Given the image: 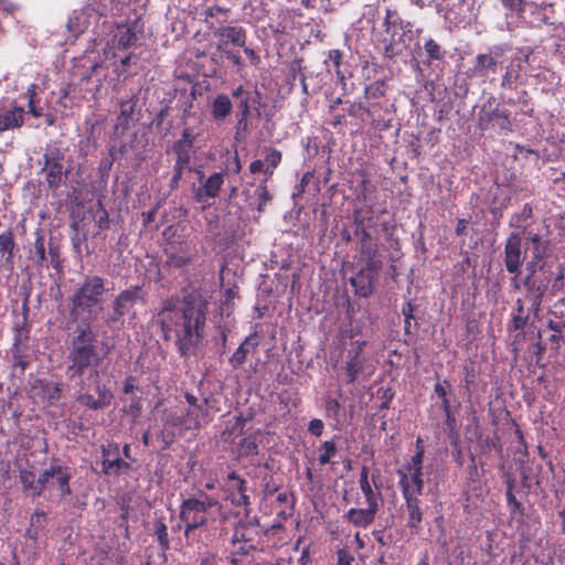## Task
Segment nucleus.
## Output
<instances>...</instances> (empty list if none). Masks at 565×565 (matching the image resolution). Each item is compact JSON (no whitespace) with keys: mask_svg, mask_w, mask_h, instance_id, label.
Wrapping results in <instances>:
<instances>
[{"mask_svg":"<svg viewBox=\"0 0 565 565\" xmlns=\"http://www.w3.org/2000/svg\"><path fill=\"white\" fill-rule=\"evenodd\" d=\"M106 292L105 278L92 275L85 277L71 297V320L78 321L82 313H87L89 319L84 326H77L74 330L66 355L65 374L70 381L81 380L76 401L90 411L108 407L114 398L110 388L102 383L97 370L98 364L110 352V348L107 347L100 356L97 334L90 327V320L103 310Z\"/></svg>","mask_w":565,"mask_h":565,"instance_id":"obj_1","label":"nucleus"},{"mask_svg":"<svg viewBox=\"0 0 565 565\" xmlns=\"http://www.w3.org/2000/svg\"><path fill=\"white\" fill-rule=\"evenodd\" d=\"M180 298L171 295L163 298L153 315V322L160 327L164 341L174 339L180 356L186 358L204 337L209 303L201 296L188 295Z\"/></svg>","mask_w":565,"mask_h":565,"instance_id":"obj_2","label":"nucleus"},{"mask_svg":"<svg viewBox=\"0 0 565 565\" xmlns=\"http://www.w3.org/2000/svg\"><path fill=\"white\" fill-rule=\"evenodd\" d=\"M565 266L556 263L555 271L525 270V275L520 278H511V287L514 291H522L521 299L530 305L533 316L536 318L542 311V303L547 294L548 286L553 282L555 289L564 287Z\"/></svg>","mask_w":565,"mask_h":565,"instance_id":"obj_3","label":"nucleus"},{"mask_svg":"<svg viewBox=\"0 0 565 565\" xmlns=\"http://www.w3.org/2000/svg\"><path fill=\"white\" fill-rule=\"evenodd\" d=\"M382 26L376 40L383 47L384 57L393 60L409 47L414 24L404 20L396 10L387 8Z\"/></svg>","mask_w":565,"mask_h":565,"instance_id":"obj_4","label":"nucleus"},{"mask_svg":"<svg viewBox=\"0 0 565 565\" xmlns=\"http://www.w3.org/2000/svg\"><path fill=\"white\" fill-rule=\"evenodd\" d=\"M213 508L220 510V501L203 491L199 492V497H189L181 502L179 518L184 524V536L189 543L198 541L195 531L207 525L209 514Z\"/></svg>","mask_w":565,"mask_h":565,"instance_id":"obj_5","label":"nucleus"},{"mask_svg":"<svg viewBox=\"0 0 565 565\" xmlns=\"http://www.w3.org/2000/svg\"><path fill=\"white\" fill-rule=\"evenodd\" d=\"M56 477V484L62 497L71 494L70 480L72 478L71 469L60 463L58 459H53L49 468L44 469L35 480L32 471L20 469L19 479L25 491H31L33 495L40 497L45 487L50 483V478Z\"/></svg>","mask_w":565,"mask_h":565,"instance_id":"obj_6","label":"nucleus"},{"mask_svg":"<svg viewBox=\"0 0 565 565\" xmlns=\"http://www.w3.org/2000/svg\"><path fill=\"white\" fill-rule=\"evenodd\" d=\"M526 252L530 259L525 264V270L555 271L553 260L550 259L551 241L547 236L533 231H523Z\"/></svg>","mask_w":565,"mask_h":565,"instance_id":"obj_7","label":"nucleus"},{"mask_svg":"<svg viewBox=\"0 0 565 565\" xmlns=\"http://www.w3.org/2000/svg\"><path fill=\"white\" fill-rule=\"evenodd\" d=\"M195 135L192 128L186 127L182 130L181 138L172 146V151L175 154V163L173 166V174L170 180V189L174 190L179 186V182L183 177L184 171H191V149L194 145Z\"/></svg>","mask_w":565,"mask_h":565,"instance_id":"obj_8","label":"nucleus"},{"mask_svg":"<svg viewBox=\"0 0 565 565\" xmlns=\"http://www.w3.org/2000/svg\"><path fill=\"white\" fill-rule=\"evenodd\" d=\"M65 156L58 148H47L42 156L40 174L49 190L56 191L64 182L67 171L64 169Z\"/></svg>","mask_w":565,"mask_h":565,"instance_id":"obj_9","label":"nucleus"},{"mask_svg":"<svg viewBox=\"0 0 565 565\" xmlns=\"http://www.w3.org/2000/svg\"><path fill=\"white\" fill-rule=\"evenodd\" d=\"M387 84L384 81L377 79L366 85L364 88V99L371 113L373 122L380 124L385 120L386 115L392 113L393 104H390L387 97Z\"/></svg>","mask_w":565,"mask_h":565,"instance_id":"obj_10","label":"nucleus"},{"mask_svg":"<svg viewBox=\"0 0 565 565\" xmlns=\"http://www.w3.org/2000/svg\"><path fill=\"white\" fill-rule=\"evenodd\" d=\"M533 54V49L521 47L518 49L515 55L511 56L509 63L504 68L501 77V87L508 89H516L521 82L525 64L529 63L530 56Z\"/></svg>","mask_w":565,"mask_h":565,"instance_id":"obj_11","label":"nucleus"},{"mask_svg":"<svg viewBox=\"0 0 565 565\" xmlns=\"http://www.w3.org/2000/svg\"><path fill=\"white\" fill-rule=\"evenodd\" d=\"M138 302H146V292L141 286H131L120 291L113 301V313L109 320L118 321L128 315Z\"/></svg>","mask_w":565,"mask_h":565,"instance_id":"obj_12","label":"nucleus"},{"mask_svg":"<svg viewBox=\"0 0 565 565\" xmlns=\"http://www.w3.org/2000/svg\"><path fill=\"white\" fill-rule=\"evenodd\" d=\"M524 258L521 234L518 232L510 233L504 242L503 248V264L505 270L512 274L513 277H519Z\"/></svg>","mask_w":565,"mask_h":565,"instance_id":"obj_13","label":"nucleus"},{"mask_svg":"<svg viewBox=\"0 0 565 565\" xmlns=\"http://www.w3.org/2000/svg\"><path fill=\"white\" fill-rule=\"evenodd\" d=\"M210 420L211 418L207 409V399L203 398L201 404L188 407L186 411L180 415L175 414L173 424L180 425V427L185 430H190L199 429L203 425H206Z\"/></svg>","mask_w":565,"mask_h":565,"instance_id":"obj_14","label":"nucleus"},{"mask_svg":"<svg viewBox=\"0 0 565 565\" xmlns=\"http://www.w3.org/2000/svg\"><path fill=\"white\" fill-rule=\"evenodd\" d=\"M478 127L481 130L499 128L501 130H511L510 113L499 106L488 107L484 105L478 117Z\"/></svg>","mask_w":565,"mask_h":565,"instance_id":"obj_15","label":"nucleus"},{"mask_svg":"<svg viewBox=\"0 0 565 565\" xmlns=\"http://www.w3.org/2000/svg\"><path fill=\"white\" fill-rule=\"evenodd\" d=\"M13 376L22 377L33 362L34 353L30 343H12L7 352Z\"/></svg>","mask_w":565,"mask_h":565,"instance_id":"obj_16","label":"nucleus"},{"mask_svg":"<svg viewBox=\"0 0 565 565\" xmlns=\"http://www.w3.org/2000/svg\"><path fill=\"white\" fill-rule=\"evenodd\" d=\"M214 38L217 39V51H225L233 47H241L246 44L247 32L239 25H224L213 31Z\"/></svg>","mask_w":565,"mask_h":565,"instance_id":"obj_17","label":"nucleus"},{"mask_svg":"<svg viewBox=\"0 0 565 565\" xmlns=\"http://www.w3.org/2000/svg\"><path fill=\"white\" fill-rule=\"evenodd\" d=\"M224 487L234 505L245 509L249 507L250 498L247 493V481L242 476L235 471L228 472Z\"/></svg>","mask_w":565,"mask_h":565,"instance_id":"obj_18","label":"nucleus"},{"mask_svg":"<svg viewBox=\"0 0 565 565\" xmlns=\"http://www.w3.org/2000/svg\"><path fill=\"white\" fill-rule=\"evenodd\" d=\"M224 183V174L222 172L212 173L204 182L193 189V198L203 207L211 205V200L218 196L220 190Z\"/></svg>","mask_w":565,"mask_h":565,"instance_id":"obj_19","label":"nucleus"},{"mask_svg":"<svg viewBox=\"0 0 565 565\" xmlns=\"http://www.w3.org/2000/svg\"><path fill=\"white\" fill-rule=\"evenodd\" d=\"M420 495L422 494L411 493L408 488L402 493L407 512L406 525L414 534L419 533L424 518L423 502L419 499Z\"/></svg>","mask_w":565,"mask_h":565,"instance_id":"obj_20","label":"nucleus"},{"mask_svg":"<svg viewBox=\"0 0 565 565\" xmlns=\"http://www.w3.org/2000/svg\"><path fill=\"white\" fill-rule=\"evenodd\" d=\"M365 342H354L353 348L348 351V359L344 366L345 383H354L363 373L366 359L362 355Z\"/></svg>","mask_w":565,"mask_h":565,"instance_id":"obj_21","label":"nucleus"},{"mask_svg":"<svg viewBox=\"0 0 565 565\" xmlns=\"http://www.w3.org/2000/svg\"><path fill=\"white\" fill-rule=\"evenodd\" d=\"M376 269V262L371 264L370 262H365V266L360 269L355 276L350 278V282L356 295L360 297H369L373 292Z\"/></svg>","mask_w":565,"mask_h":565,"instance_id":"obj_22","label":"nucleus"},{"mask_svg":"<svg viewBox=\"0 0 565 565\" xmlns=\"http://www.w3.org/2000/svg\"><path fill=\"white\" fill-rule=\"evenodd\" d=\"M380 503H366V508H351L343 515L344 520L354 527L367 529L375 521Z\"/></svg>","mask_w":565,"mask_h":565,"instance_id":"obj_23","label":"nucleus"},{"mask_svg":"<svg viewBox=\"0 0 565 565\" xmlns=\"http://www.w3.org/2000/svg\"><path fill=\"white\" fill-rule=\"evenodd\" d=\"M142 33V24L140 19L119 25L114 35V44L118 50H127L136 44L139 35Z\"/></svg>","mask_w":565,"mask_h":565,"instance_id":"obj_24","label":"nucleus"},{"mask_svg":"<svg viewBox=\"0 0 565 565\" xmlns=\"http://www.w3.org/2000/svg\"><path fill=\"white\" fill-rule=\"evenodd\" d=\"M370 228L363 227V222L359 220L358 225H354V235L359 239V253L361 259L364 262L373 263L377 256V244L373 242Z\"/></svg>","mask_w":565,"mask_h":565,"instance_id":"obj_25","label":"nucleus"},{"mask_svg":"<svg viewBox=\"0 0 565 565\" xmlns=\"http://www.w3.org/2000/svg\"><path fill=\"white\" fill-rule=\"evenodd\" d=\"M503 47L495 46L489 53H480L476 56L471 73L473 76H486L489 72L495 73L498 58L503 55Z\"/></svg>","mask_w":565,"mask_h":565,"instance_id":"obj_26","label":"nucleus"},{"mask_svg":"<svg viewBox=\"0 0 565 565\" xmlns=\"http://www.w3.org/2000/svg\"><path fill=\"white\" fill-rule=\"evenodd\" d=\"M415 52L422 57V63L425 66L444 62L447 55V51L430 36L424 40L423 46L417 44Z\"/></svg>","mask_w":565,"mask_h":565,"instance_id":"obj_27","label":"nucleus"},{"mask_svg":"<svg viewBox=\"0 0 565 565\" xmlns=\"http://www.w3.org/2000/svg\"><path fill=\"white\" fill-rule=\"evenodd\" d=\"M533 310H530V305L524 299L516 298L514 302V310L511 315V320L508 324L510 331H519L518 337H523V330L530 320Z\"/></svg>","mask_w":565,"mask_h":565,"instance_id":"obj_28","label":"nucleus"},{"mask_svg":"<svg viewBox=\"0 0 565 565\" xmlns=\"http://www.w3.org/2000/svg\"><path fill=\"white\" fill-rule=\"evenodd\" d=\"M397 476H398V486H399L402 493H404V490L406 488H408L411 493L423 494V491H424L423 470L398 469Z\"/></svg>","mask_w":565,"mask_h":565,"instance_id":"obj_29","label":"nucleus"},{"mask_svg":"<svg viewBox=\"0 0 565 565\" xmlns=\"http://www.w3.org/2000/svg\"><path fill=\"white\" fill-rule=\"evenodd\" d=\"M386 213L385 203L381 209L376 207V203L363 204L353 211V224L358 225L359 220L363 222V227L371 228L375 224V215Z\"/></svg>","mask_w":565,"mask_h":565,"instance_id":"obj_30","label":"nucleus"},{"mask_svg":"<svg viewBox=\"0 0 565 565\" xmlns=\"http://www.w3.org/2000/svg\"><path fill=\"white\" fill-rule=\"evenodd\" d=\"M24 124V109L21 106H12L0 114V132L20 128Z\"/></svg>","mask_w":565,"mask_h":565,"instance_id":"obj_31","label":"nucleus"},{"mask_svg":"<svg viewBox=\"0 0 565 565\" xmlns=\"http://www.w3.org/2000/svg\"><path fill=\"white\" fill-rule=\"evenodd\" d=\"M34 390H39L38 394L42 401L53 404L61 398L62 388L58 383L45 379L36 380Z\"/></svg>","mask_w":565,"mask_h":565,"instance_id":"obj_32","label":"nucleus"},{"mask_svg":"<svg viewBox=\"0 0 565 565\" xmlns=\"http://www.w3.org/2000/svg\"><path fill=\"white\" fill-rule=\"evenodd\" d=\"M102 472L107 476H119L130 469V465L119 457L109 458V451L106 448L102 450Z\"/></svg>","mask_w":565,"mask_h":565,"instance_id":"obj_33","label":"nucleus"},{"mask_svg":"<svg viewBox=\"0 0 565 565\" xmlns=\"http://www.w3.org/2000/svg\"><path fill=\"white\" fill-rule=\"evenodd\" d=\"M380 472L372 473L371 480L359 481L360 489L365 498V503H380L382 499L381 484L377 483Z\"/></svg>","mask_w":565,"mask_h":565,"instance_id":"obj_34","label":"nucleus"},{"mask_svg":"<svg viewBox=\"0 0 565 565\" xmlns=\"http://www.w3.org/2000/svg\"><path fill=\"white\" fill-rule=\"evenodd\" d=\"M12 332H13L12 343H20V344L29 343L31 324L29 322V308L25 303L23 305L22 318L20 321L15 322L13 324Z\"/></svg>","mask_w":565,"mask_h":565,"instance_id":"obj_35","label":"nucleus"},{"mask_svg":"<svg viewBox=\"0 0 565 565\" xmlns=\"http://www.w3.org/2000/svg\"><path fill=\"white\" fill-rule=\"evenodd\" d=\"M233 109V104L226 94H218L214 97L211 103V116L214 120L221 121L224 120Z\"/></svg>","mask_w":565,"mask_h":565,"instance_id":"obj_36","label":"nucleus"},{"mask_svg":"<svg viewBox=\"0 0 565 565\" xmlns=\"http://www.w3.org/2000/svg\"><path fill=\"white\" fill-rule=\"evenodd\" d=\"M361 177L362 179L358 185L359 193L356 200L363 202V204L376 203V185L371 182L365 171L361 172Z\"/></svg>","mask_w":565,"mask_h":565,"instance_id":"obj_37","label":"nucleus"},{"mask_svg":"<svg viewBox=\"0 0 565 565\" xmlns=\"http://www.w3.org/2000/svg\"><path fill=\"white\" fill-rule=\"evenodd\" d=\"M138 100H139L138 94L135 93L128 99L119 102L120 111H119V115L117 116V121L124 128L129 127V124L132 120V116L135 114Z\"/></svg>","mask_w":565,"mask_h":565,"instance_id":"obj_38","label":"nucleus"},{"mask_svg":"<svg viewBox=\"0 0 565 565\" xmlns=\"http://www.w3.org/2000/svg\"><path fill=\"white\" fill-rule=\"evenodd\" d=\"M15 242L11 230L0 234V259L8 265L13 264Z\"/></svg>","mask_w":565,"mask_h":565,"instance_id":"obj_39","label":"nucleus"},{"mask_svg":"<svg viewBox=\"0 0 565 565\" xmlns=\"http://www.w3.org/2000/svg\"><path fill=\"white\" fill-rule=\"evenodd\" d=\"M252 335L245 338V340L238 345V348L230 358L228 362L234 370L239 369L246 362L247 354L249 353L250 349H254L257 345V343L252 342Z\"/></svg>","mask_w":565,"mask_h":565,"instance_id":"obj_40","label":"nucleus"},{"mask_svg":"<svg viewBox=\"0 0 565 565\" xmlns=\"http://www.w3.org/2000/svg\"><path fill=\"white\" fill-rule=\"evenodd\" d=\"M174 418H175V414L170 413L167 416L166 420H164L163 428L157 435V438L161 443V446H160L161 450L169 449L170 446L174 441V433H173V430L171 428L172 427H180V425H174L173 424Z\"/></svg>","mask_w":565,"mask_h":565,"instance_id":"obj_41","label":"nucleus"},{"mask_svg":"<svg viewBox=\"0 0 565 565\" xmlns=\"http://www.w3.org/2000/svg\"><path fill=\"white\" fill-rule=\"evenodd\" d=\"M500 2L505 11L507 18L521 19L524 17L527 6L536 7L534 2H527L526 0H500Z\"/></svg>","mask_w":565,"mask_h":565,"instance_id":"obj_42","label":"nucleus"},{"mask_svg":"<svg viewBox=\"0 0 565 565\" xmlns=\"http://www.w3.org/2000/svg\"><path fill=\"white\" fill-rule=\"evenodd\" d=\"M88 25H89V21H88L87 14L83 10L73 11L72 15L68 18V21H67V29L75 36L85 32V30L88 28Z\"/></svg>","mask_w":565,"mask_h":565,"instance_id":"obj_43","label":"nucleus"},{"mask_svg":"<svg viewBox=\"0 0 565 565\" xmlns=\"http://www.w3.org/2000/svg\"><path fill=\"white\" fill-rule=\"evenodd\" d=\"M342 60H343V53L340 50H331V51H329L328 60L326 61V64L328 65V67H330V66L333 67L338 81L344 87L347 71L343 68Z\"/></svg>","mask_w":565,"mask_h":565,"instance_id":"obj_44","label":"nucleus"},{"mask_svg":"<svg viewBox=\"0 0 565 565\" xmlns=\"http://www.w3.org/2000/svg\"><path fill=\"white\" fill-rule=\"evenodd\" d=\"M533 217V207L530 203H525L520 212L511 215L509 221L510 227L522 228L523 231H529L526 226L529 225V221Z\"/></svg>","mask_w":565,"mask_h":565,"instance_id":"obj_45","label":"nucleus"},{"mask_svg":"<svg viewBox=\"0 0 565 565\" xmlns=\"http://www.w3.org/2000/svg\"><path fill=\"white\" fill-rule=\"evenodd\" d=\"M258 454L257 437L249 435L241 439L237 446V455L239 458H254Z\"/></svg>","mask_w":565,"mask_h":565,"instance_id":"obj_46","label":"nucleus"},{"mask_svg":"<svg viewBox=\"0 0 565 565\" xmlns=\"http://www.w3.org/2000/svg\"><path fill=\"white\" fill-rule=\"evenodd\" d=\"M232 96L238 99V114L250 115L252 93L245 89L243 85H238L232 90Z\"/></svg>","mask_w":565,"mask_h":565,"instance_id":"obj_47","label":"nucleus"},{"mask_svg":"<svg viewBox=\"0 0 565 565\" xmlns=\"http://www.w3.org/2000/svg\"><path fill=\"white\" fill-rule=\"evenodd\" d=\"M153 533L157 536L160 548L163 552L170 550L168 527L163 518H158L153 521Z\"/></svg>","mask_w":565,"mask_h":565,"instance_id":"obj_48","label":"nucleus"},{"mask_svg":"<svg viewBox=\"0 0 565 565\" xmlns=\"http://www.w3.org/2000/svg\"><path fill=\"white\" fill-rule=\"evenodd\" d=\"M434 392L437 397L441 401V409L452 408L449 394L451 393V384L448 380L438 381L434 385Z\"/></svg>","mask_w":565,"mask_h":565,"instance_id":"obj_49","label":"nucleus"},{"mask_svg":"<svg viewBox=\"0 0 565 565\" xmlns=\"http://www.w3.org/2000/svg\"><path fill=\"white\" fill-rule=\"evenodd\" d=\"M270 179L263 178L258 185L256 186L255 194H256V210L258 212H263L265 205L271 200V194L269 193L267 182Z\"/></svg>","mask_w":565,"mask_h":565,"instance_id":"obj_50","label":"nucleus"},{"mask_svg":"<svg viewBox=\"0 0 565 565\" xmlns=\"http://www.w3.org/2000/svg\"><path fill=\"white\" fill-rule=\"evenodd\" d=\"M478 448L482 454H489L492 450H495L500 456L502 455L503 448L500 443V438L497 434L493 436L480 437L478 440Z\"/></svg>","mask_w":565,"mask_h":565,"instance_id":"obj_51","label":"nucleus"},{"mask_svg":"<svg viewBox=\"0 0 565 565\" xmlns=\"http://www.w3.org/2000/svg\"><path fill=\"white\" fill-rule=\"evenodd\" d=\"M319 465L326 466L331 462V458L338 452L334 440H324L319 447Z\"/></svg>","mask_w":565,"mask_h":565,"instance_id":"obj_52","label":"nucleus"},{"mask_svg":"<svg viewBox=\"0 0 565 565\" xmlns=\"http://www.w3.org/2000/svg\"><path fill=\"white\" fill-rule=\"evenodd\" d=\"M547 326L554 332L550 337V341L556 344L555 349L557 350L561 341L565 343V321L550 319Z\"/></svg>","mask_w":565,"mask_h":565,"instance_id":"obj_53","label":"nucleus"},{"mask_svg":"<svg viewBox=\"0 0 565 565\" xmlns=\"http://www.w3.org/2000/svg\"><path fill=\"white\" fill-rule=\"evenodd\" d=\"M282 160L281 151L278 149H271L267 156L265 157L266 170L265 178L271 179L276 168L280 164Z\"/></svg>","mask_w":565,"mask_h":565,"instance_id":"obj_54","label":"nucleus"},{"mask_svg":"<svg viewBox=\"0 0 565 565\" xmlns=\"http://www.w3.org/2000/svg\"><path fill=\"white\" fill-rule=\"evenodd\" d=\"M514 479H512L510 476L508 477L507 479V492H505V498H507V504H508V508L510 509V512L511 513H515L518 511H521L522 510V505L521 503L518 501L515 494H514Z\"/></svg>","mask_w":565,"mask_h":565,"instance_id":"obj_55","label":"nucleus"},{"mask_svg":"<svg viewBox=\"0 0 565 565\" xmlns=\"http://www.w3.org/2000/svg\"><path fill=\"white\" fill-rule=\"evenodd\" d=\"M347 111L349 116L359 118L361 120H364L366 117L371 118V113H373V110H371L370 107H367L365 104V100L351 103Z\"/></svg>","mask_w":565,"mask_h":565,"instance_id":"obj_56","label":"nucleus"},{"mask_svg":"<svg viewBox=\"0 0 565 565\" xmlns=\"http://www.w3.org/2000/svg\"><path fill=\"white\" fill-rule=\"evenodd\" d=\"M115 159L116 158H115V149L114 148H111L109 150V153L106 157L102 158V160L99 162V167H98V172L103 180H105L109 177V172L111 170Z\"/></svg>","mask_w":565,"mask_h":565,"instance_id":"obj_57","label":"nucleus"},{"mask_svg":"<svg viewBox=\"0 0 565 565\" xmlns=\"http://www.w3.org/2000/svg\"><path fill=\"white\" fill-rule=\"evenodd\" d=\"M34 253L36 255V264L43 266L46 262L45 243L44 236L41 232H36V238L34 242Z\"/></svg>","mask_w":565,"mask_h":565,"instance_id":"obj_58","label":"nucleus"},{"mask_svg":"<svg viewBox=\"0 0 565 565\" xmlns=\"http://www.w3.org/2000/svg\"><path fill=\"white\" fill-rule=\"evenodd\" d=\"M238 296V288L236 286L227 288L223 292L222 305L225 311L230 313L233 309V301Z\"/></svg>","mask_w":565,"mask_h":565,"instance_id":"obj_59","label":"nucleus"},{"mask_svg":"<svg viewBox=\"0 0 565 565\" xmlns=\"http://www.w3.org/2000/svg\"><path fill=\"white\" fill-rule=\"evenodd\" d=\"M47 254H49L50 263H51L52 267L55 269H60L62 266V259H61V249H60L58 244L50 241Z\"/></svg>","mask_w":565,"mask_h":565,"instance_id":"obj_60","label":"nucleus"},{"mask_svg":"<svg viewBox=\"0 0 565 565\" xmlns=\"http://www.w3.org/2000/svg\"><path fill=\"white\" fill-rule=\"evenodd\" d=\"M26 94L29 96V102H28L29 113L35 118L41 117L43 115V109L35 106L34 98H35L36 93H35L34 84H32L28 88Z\"/></svg>","mask_w":565,"mask_h":565,"instance_id":"obj_61","label":"nucleus"},{"mask_svg":"<svg viewBox=\"0 0 565 565\" xmlns=\"http://www.w3.org/2000/svg\"><path fill=\"white\" fill-rule=\"evenodd\" d=\"M424 454L425 450L416 451L415 455L411 458V461L407 465H405L402 469L423 470Z\"/></svg>","mask_w":565,"mask_h":565,"instance_id":"obj_62","label":"nucleus"},{"mask_svg":"<svg viewBox=\"0 0 565 565\" xmlns=\"http://www.w3.org/2000/svg\"><path fill=\"white\" fill-rule=\"evenodd\" d=\"M353 563H354V557L349 551H347L344 548L338 550L337 565H353Z\"/></svg>","mask_w":565,"mask_h":565,"instance_id":"obj_63","label":"nucleus"},{"mask_svg":"<svg viewBox=\"0 0 565 565\" xmlns=\"http://www.w3.org/2000/svg\"><path fill=\"white\" fill-rule=\"evenodd\" d=\"M324 424L319 418H313L308 424V431L315 437H320L323 433Z\"/></svg>","mask_w":565,"mask_h":565,"instance_id":"obj_64","label":"nucleus"}]
</instances>
